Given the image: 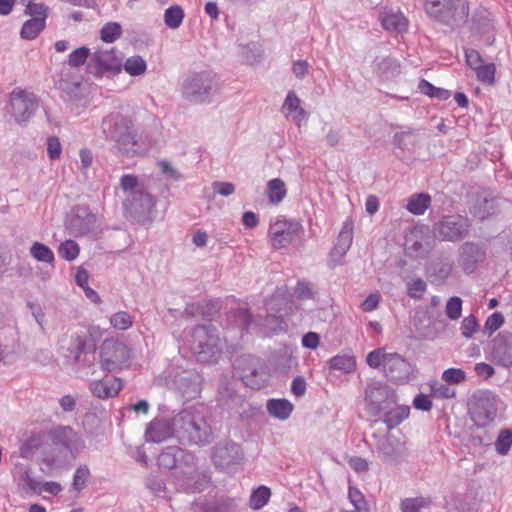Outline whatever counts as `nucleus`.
<instances>
[{
  "label": "nucleus",
  "instance_id": "38",
  "mask_svg": "<svg viewBox=\"0 0 512 512\" xmlns=\"http://www.w3.org/2000/svg\"><path fill=\"white\" fill-rule=\"evenodd\" d=\"M270 497L271 490L266 486H259L252 491L249 499V506L253 510H259L268 503Z\"/></svg>",
  "mask_w": 512,
  "mask_h": 512
},
{
  "label": "nucleus",
  "instance_id": "40",
  "mask_svg": "<svg viewBox=\"0 0 512 512\" xmlns=\"http://www.w3.org/2000/svg\"><path fill=\"white\" fill-rule=\"evenodd\" d=\"M329 365L331 369L351 373L356 368V361L354 357L349 355H337L330 359Z\"/></svg>",
  "mask_w": 512,
  "mask_h": 512
},
{
  "label": "nucleus",
  "instance_id": "35",
  "mask_svg": "<svg viewBox=\"0 0 512 512\" xmlns=\"http://www.w3.org/2000/svg\"><path fill=\"white\" fill-rule=\"evenodd\" d=\"M430 201L431 198L428 194H415L408 199L406 208L409 212L415 215H421L428 208Z\"/></svg>",
  "mask_w": 512,
  "mask_h": 512
},
{
  "label": "nucleus",
  "instance_id": "21",
  "mask_svg": "<svg viewBox=\"0 0 512 512\" xmlns=\"http://www.w3.org/2000/svg\"><path fill=\"white\" fill-rule=\"evenodd\" d=\"M384 372L395 382H406L412 372V367L401 355L389 353L385 361Z\"/></svg>",
  "mask_w": 512,
  "mask_h": 512
},
{
  "label": "nucleus",
  "instance_id": "15",
  "mask_svg": "<svg viewBox=\"0 0 512 512\" xmlns=\"http://www.w3.org/2000/svg\"><path fill=\"white\" fill-rule=\"evenodd\" d=\"M12 113L17 122L28 120L38 108V101L33 93L16 88L11 93Z\"/></svg>",
  "mask_w": 512,
  "mask_h": 512
},
{
  "label": "nucleus",
  "instance_id": "25",
  "mask_svg": "<svg viewBox=\"0 0 512 512\" xmlns=\"http://www.w3.org/2000/svg\"><path fill=\"white\" fill-rule=\"evenodd\" d=\"M173 383L185 399H193L200 392L198 376L192 371H182L175 375Z\"/></svg>",
  "mask_w": 512,
  "mask_h": 512
},
{
  "label": "nucleus",
  "instance_id": "37",
  "mask_svg": "<svg viewBox=\"0 0 512 512\" xmlns=\"http://www.w3.org/2000/svg\"><path fill=\"white\" fill-rule=\"evenodd\" d=\"M45 28V22L43 18L39 19H29L27 20L21 29L20 35L21 38L25 40H33L38 34Z\"/></svg>",
  "mask_w": 512,
  "mask_h": 512
},
{
  "label": "nucleus",
  "instance_id": "60",
  "mask_svg": "<svg viewBox=\"0 0 512 512\" xmlns=\"http://www.w3.org/2000/svg\"><path fill=\"white\" fill-rule=\"evenodd\" d=\"M25 14L30 15L33 19L43 18L44 22L46 23V18L48 15L47 7H45L43 4L33 3L31 5H27Z\"/></svg>",
  "mask_w": 512,
  "mask_h": 512
},
{
  "label": "nucleus",
  "instance_id": "45",
  "mask_svg": "<svg viewBox=\"0 0 512 512\" xmlns=\"http://www.w3.org/2000/svg\"><path fill=\"white\" fill-rule=\"evenodd\" d=\"M496 67L493 63L483 64L475 70L478 81L493 85L495 83Z\"/></svg>",
  "mask_w": 512,
  "mask_h": 512
},
{
  "label": "nucleus",
  "instance_id": "27",
  "mask_svg": "<svg viewBox=\"0 0 512 512\" xmlns=\"http://www.w3.org/2000/svg\"><path fill=\"white\" fill-rule=\"evenodd\" d=\"M92 394L100 399L116 396L122 389V382L116 377H105L102 380L93 381L89 385Z\"/></svg>",
  "mask_w": 512,
  "mask_h": 512
},
{
  "label": "nucleus",
  "instance_id": "8",
  "mask_svg": "<svg viewBox=\"0 0 512 512\" xmlns=\"http://www.w3.org/2000/svg\"><path fill=\"white\" fill-rule=\"evenodd\" d=\"M66 227L75 237H97L101 233L97 215L86 206L73 208Z\"/></svg>",
  "mask_w": 512,
  "mask_h": 512
},
{
  "label": "nucleus",
  "instance_id": "48",
  "mask_svg": "<svg viewBox=\"0 0 512 512\" xmlns=\"http://www.w3.org/2000/svg\"><path fill=\"white\" fill-rule=\"evenodd\" d=\"M121 36V26L116 22H110L101 29V39L104 42L112 43Z\"/></svg>",
  "mask_w": 512,
  "mask_h": 512
},
{
  "label": "nucleus",
  "instance_id": "34",
  "mask_svg": "<svg viewBox=\"0 0 512 512\" xmlns=\"http://www.w3.org/2000/svg\"><path fill=\"white\" fill-rule=\"evenodd\" d=\"M393 143L402 153H411L418 144V138L413 131L399 132L394 135Z\"/></svg>",
  "mask_w": 512,
  "mask_h": 512
},
{
  "label": "nucleus",
  "instance_id": "11",
  "mask_svg": "<svg viewBox=\"0 0 512 512\" xmlns=\"http://www.w3.org/2000/svg\"><path fill=\"white\" fill-rule=\"evenodd\" d=\"M214 87V78L210 73H199L188 77L182 85V96L190 102L208 101Z\"/></svg>",
  "mask_w": 512,
  "mask_h": 512
},
{
  "label": "nucleus",
  "instance_id": "7",
  "mask_svg": "<svg viewBox=\"0 0 512 512\" xmlns=\"http://www.w3.org/2000/svg\"><path fill=\"white\" fill-rule=\"evenodd\" d=\"M395 391L381 381H373L365 388L366 411L371 416H380L389 406L395 405Z\"/></svg>",
  "mask_w": 512,
  "mask_h": 512
},
{
  "label": "nucleus",
  "instance_id": "22",
  "mask_svg": "<svg viewBox=\"0 0 512 512\" xmlns=\"http://www.w3.org/2000/svg\"><path fill=\"white\" fill-rule=\"evenodd\" d=\"M484 259L485 251L478 244L466 242L460 247L458 263L466 273H472Z\"/></svg>",
  "mask_w": 512,
  "mask_h": 512
},
{
  "label": "nucleus",
  "instance_id": "58",
  "mask_svg": "<svg viewBox=\"0 0 512 512\" xmlns=\"http://www.w3.org/2000/svg\"><path fill=\"white\" fill-rule=\"evenodd\" d=\"M504 323V317L501 313H493L490 315L485 322V331L492 334L498 330Z\"/></svg>",
  "mask_w": 512,
  "mask_h": 512
},
{
  "label": "nucleus",
  "instance_id": "4",
  "mask_svg": "<svg viewBox=\"0 0 512 512\" xmlns=\"http://www.w3.org/2000/svg\"><path fill=\"white\" fill-rule=\"evenodd\" d=\"M191 350L198 362L216 363L223 351L217 329L210 325L196 327L192 333Z\"/></svg>",
  "mask_w": 512,
  "mask_h": 512
},
{
  "label": "nucleus",
  "instance_id": "24",
  "mask_svg": "<svg viewBox=\"0 0 512 512\" xmlns=\"http://www.w3.org/2000/svg\"><path fill=\"white\" fill-rule=\"evenodd\" d=\"M301 100L294 91H289L282 105L285 117L293 121L297 126L306 123L308 113L300 106Z\"/></svg>",
  "mask_w": 512,
  "mask_h": 512
},
{
  "label": "nucleus",
  "instance_id": "13",
  "mask_svg": "<svg viewBox=\"0 0 512 512\" xmlns=\"http://www.w3.org/2000/svg\"><path fill=\"white\" fill-rule=\"evenodd\" d=\"M129 359L127 346L119 341L105 340L100 348V364L104 371L120 369Z\"/></svg>",
  "mask_w": 512,
  "mask_h": 512
},
{
  "label": "nucleus",
  "instance_id": "50",
  "mask_svg": "<svg viewBox=\"0 0 512 512\" xmlns=\"http://www.w3.org/2000/svg\"><path fill=\"white\" fill-rule=\"evenodd\" d=\"M408 295L420 299L427 290L426 282L421 278H414L407 283Z\"/></svg>",
  "mask_w": 512,
  "mask_h": 512
},
{
  "label": "nucleus",
  "instance_id": "43",
  "mask_svg": "<svg viewBox=\"0 0 512 512\" xmlns=\"http://www.w3.org/2000/svg\"><path fill=\"white\" fill-rule=\"evenodd\" d=\"M91 477L90 470L87 465H80L73 476L72 488L76 491L83 490Z\"/></svg>",
  "mask_w": 512,
  "mask_h": 512
},
{
  "label": "nucleus",
  "instance_id": "46",
  "mask_svg": "<svg viewBox=\"0 0 512 512\" xmlns=\"http://www.w3.org/2000/svg\"><path fill=\"white\" fill-rule=\"evenodd\" d=\"M110 324L118 330H127L133 324L132 316L126 311H119L110 317Z\"/></svg>",
  "mask_w": 512,
  "mask_h": 512
},
{
  "label": "nucleus",
  "instance_id": "56",
  "mask_svg": "<svg viewBox=\"0 0 512 512\" xmlns=\"http://www.w3.org/2000/svg\"><path fill=\"white\" fill-rule=\"evenodd\" d=\"M88 55L89 49L86 47L75 49L68 57V65L70 67H79L85 63Z\"/></svg>",
  "mask_w": 512,
  "mask_h": 512
},
{
  "label": "nucleus",
  "instance_id": "23",
  "mask_svg": "<svg viewBox=\"0 0 512 512\" xmlns=\"http://www.w3.org/2000/svg\"><path fill=\"white\" fill-rule=\"evenodd\" d=\"M170 437H175L173 418L171 421L155 418L146 427L145 439L147 442L161 443Z\"/></svg>",
  "mask_w": 512,
  "mask_h": 512
},
{
  "label": "nucleus",
  "instance_id": "41",
  "mask_svg": "<svg viewBox=\"0 0 512 512\" xmlns=\"http://www.w3.org/2000/svg\"><path fill=\"white\" fill-rule=\"evenodd\" d=\"M184 19V11L178 6L174 5L165 10L164 22L165 25L171 29L180 27Z\"/></svg>",
  "mask_w": 512,
  "mask_h": 512
},
{
  "label": "nucleus",
  "instance_id": "52",
  "mask_svg": "<svg viewBox=\"0 0 512 512\" xmlns=\"http://www.w3.org/2000/svg\"><path fill=\"white\" fill-rule=\"evenodd\" d=\"M442 379L448 384H460L466 380V374L462 369L449 368L442 373Z\"/></svg>",
  "mask_w": 512,
  "mask_h": 512
},
{
  "label": "nucleus",
  "instance_id": "55",
  "mask_svg": "<svg viewBox=\"0 0 512 512\" xmlns=\"http://www.w3.org/2000/svg\"><path fill=\"white\" fill-rule=\"evenodd\" d=\"M388 354L383 349H375L367 355L366 362L372 368H379L380 366L384 368Z\"/></svg>",
  "mask_w": 512,
  "mask_h": 512
},
{
  "label": "nucleus",
  "instance_id": "49",
  "mask_svg": "<svg viewBox=\"0 0 512 512\" xmlns=\"http://www.w3.org/2000/svg\"><path fill=\"white\" fill-rule=\"evenodd\" d=\"M445 313L451 320H458L462 313V299L454 296L448 299L445 306Z\"/></svg>",
  "mask_w": 512,
  "mask_h": 512
},
{
  "label": "nucleus",
  "instance_id": "57",
  "mask_svg": "<svg viewBox=\"0 0 512 512\" xmlns=\"http://www.w3.org/2000/svg\"><path fill=\"white\" fill-rule=\"evenodd\" d=\"M232 322L240 329H247L251 324V315L245 308H239L232 314Z\"/></svg>",
  "mask_w": 512,
  "mask_h": 512
},
{
  "label": "nucleus",
  "instance_id": "63",
  "mask_svg": "<svg viewBox=\"0 0 512 512\" xmlns=\"http://www.w3.org/2000/svg\"><path fill=\"white\" fill-rule=\"evenodd\" d=\"M475 373L477 376L483 379H489L495 374V369L484 362L477 363L474 367Z\"/></svg>",
  "mask_w": 512,
  "mask_h": 512
},
{
  "label": "nucleus",
  "instance_id": "6",
  "mask_svg": "<svg viewBox=\"0 0 512 512\" xmlns=\"http://www.w3.org/2000/svg\"><path fill=\"white\" fill-rule=\"evenodd\" d=\"M193 460V457L190 454H186L183 450L178 447L172 446L167 447L158 457L159 466L166 469L175 468L176 477L182 481L181 487L187 490H198V487H194L196 482L194 479L197 475V471L194 465H188L186 468H180L177 466V463L180 460Z\"/></svg>",
  "mask_w": 512,
  "mask_h": 512
},
{
  "label": "nucleus",
  "instance_id": "3",
  "mask_svg": "<svg viewBox=\"0 0 512 512\" xmlns=\"http://www.w3.org/2000/svg\"><path fill=\"white\" fill-rule=\"evenodd\" d=\"M424 10L430 18L454 30L467 23L470 8L467 0H425Z\"/></svg>",
  "mask_w": 512,
  "mask_h": 512
},
{
  "label": "nucleus",
  "instance_id": "19",
  "mask_svg": "<svg viewBox=\"0 0 512 512\" xmlns=\"http://www.w3.org/2000/svg\"><path fill=\"white\" fill-rule=\"evenodd\" d=\"M155 204L154 197L143 188L127 196L124 201V208L131 215L142 217L149 215L153 211Z\"/></svg>",
  "mask_w": 512,
  "mask_h": 512
},
{
  "label": "nucleus",
  "instance_id": "14",
  "mask_svg": "<svg viewBox=\"0 0 512 512\" xmlns=\"http://www.w3.org/2000/svg\"><path fill=\"white\" fill-rule=\"evenodd\" d=\"M243 451L237 443L230 440L218 442L212 450V461L220 469H230L242 464Z\"/></svg>",
  "mask_w": 512,
  "mask_h": 512
},
{
  "label": "nucleus",
  "instance_id": "5",
  "mask_svg": "<svg viewBox=\"0 0 512 512\" xmlns=\"http://www.w3.org/2000/svg\"><path fill=\"white\" fill-rule=\"evenodd\" d=\"M500 403L499 397L489 390L474 392L469 399L472 420L479 427L488 426L495 420Z\"/></svg>",
  "mask_w": 512,
  "mask_h": 512
},
{
  "label": "nucleus",
  "instance_id": "54",
  "mask_svg": "<svg viewBox=\"0 0 512 512\" xmlns=\"http://www.w3.org/2000/svg\"><path fill=\"white\" fill-rule=\"evenodd\" d=\"M479 329V324L474 315L465 317L461 322V333L465 338H471Z\"/></svg>",
  "mask_w": 512,
  "mask_h": 512
},
{
  "label": "nucleus",
  "instance_id": "59",
  "mask_svg": "<svg viewBox=\"0 0 512 512\" xmlns=\"http://www.w3.org/2000/svg\"><path fill=\"white\" fill-rule=\"evenodd\" d=\"M465 60L466 64L473 69L474 71L483 65V59L480 53L475 49H466L465 50Z\"/></svg>",
  "mask_w": 512,
  "mask_h": 512
},
{
  "label": "nucleus",
  "instance_id": "42",
  "mask_svg": "<svg viewBox=\"0 0 512 512\" xmlns=\"http://www.w3.org/2000/svg\"><path fill=\"white\" fill-rule=\"evenodd\" d=\"M30 254L34 259L40 262L52 263L54 261L52 250L40 242L33 243L30 248Z\"/></svg>",
  "mask_w": 512,
  "mask_h": 512
},
{
  "label": "nucleus",
  "instance_id": "47",
  "mask_svg": "<svg viewBox=\"0 0 512 512\" xmlns=\"http://www.w3.org/2000/svg\"><path fill=\"white\" fill-rule=\"evenodd\" d=\"M512 446V431L508 429L501 430L496 442L495 448L500 455H506Z\"/></svg>",
  "mask_w": 512,
  "mask_h": 512
},
{
  "label": "nucleus",
  "instance_id": "26",
  "mask_svg": "<svg viewBox=\"0 0 512 512\" xmlns=\"http://www.w3.org/2000/svg\"><path fill=\"white\" fill-rule=\"evenodd\" d=\"M494 360L505 367L512 365V335H499L493 341Z\"/></svg>",
  "mask_w": 512,
  "mask_h": 512
},
{
  "label": "nucleus",
  "instance_id": "2",
  "mask_svg": "<svg viewBox=\"0 0 512 512\" xmlns=\"http://www.w3.org/2000/svg\"><path fill=\"white\" fill-rule=\"evenodd\" d=\"M175 438L183 444L206 445L213 438L212 428L203 413L190 407L173 417Z\"/></svg>",
  "mask_w": 512,
  "mask_h": 512
},
{
  "label": "nucleus",
  "instance_id": "29",
  "mask_svg": "<svg viewBox=\"0 0 512 512\" xmlns=\"http://www.w3.org/2000/svg\"><path fill=\"white\" fill-rule=\"evenodd\" d=\"M381 23L385 30L402 33L407 30L408 21L399 11H385L381 17Z\"/></svg>",
  "mask_w": 512,
  "mask_h": 512
},
{
  "label": "nucleus",
  "instance_id": "12",
  "mask_svg": "<svg viewBox=\"0 0 512 512\" xmlns=\"http://www.w3.org/2000/svg\"><path fill=\"white\" fill-rule=\"evenodd\" d=\"M373 439L376 452L383 461H396L406 454L405 442L391 431L374 432Z\"/></svg>",
  "mask_w": 512,
  "mask_h": 512
},
{
  "label": "nucleus",
  "instance_id": "30",
  "mask_svg": "<svg viewBox=\"0 0 512 512\" xmlns=\"http://www.w3.org/2000/svg\"><path fill=\"white\" fill-rule=\"evenodd\" d=\"M374 71L379 77L389 79L400 73V64L391 57H377L374 61Z\"/></svg>",
  "mask_w": 512,
  "mask_h": 512
},
{
  "label": "nucleus",
  "instance_id": "44",
  "mask_svg": "<svg viewBox=\"0 0 512 512\" xmlns=\"http://www.w3.org/2000/svg\"><path fill=\"white\" fill-rule=\"evenodd\" d=\"M79 252L80 247L74 240H66L61 243L58 248L59 255L67 261L75 260L78 257Z\"/></svg>",
  "mask_w": 512,
  "mask_h": 512
},
{
  "label": "nucleus",
  "instance_id": "18",
  "mask_svg": "<svg viewBox=\"0 0 512 512\" xmlns=\"http://www.w3.org/2000/svg\"><path fill=\"white\" fill-rule=\"evenodd\" d=\"M259 360L250 355L239 358L235 363V369L246 386L259 389L263 385L262 373L259 372Z\"/></svg>",
  "mask_w": 512,
  "mask_h": 512
},
{
  "label": "nucleus",
  "instance_id": "51",
  "mask_svg": "<svg viewBox=\"0 0 512 512\" xmlns=\"http://www.w3.org/2000/svg\"><path fill=\"white\" fill-rule=\"evenodd\" d=\"M120 186L124 192H129V195L136 193L138 189L144 188V186L138 182L137 177L131 174H126L121 177Z\"/></svg>",
  "mask_w": 512,
  "mask_h": 512
},
{
  "label": "nucleus",
  "instance_id": "53",
  "mask_svg": "<svg viewBox=\"0 0 512 512\" xmlns=\"http://www.w3.org/2000/svg\"><path fill=\"white\" fill-rule=\"evenodd\" d=\"M428 502L425 498H407L401 502L402 512H420V509L426 507Z\"/></svg>",
  "mask_w": 512,
  "mask_h": 512
},
{
  "label": "nucleus",
  "instance_id": "16",
  "mask_svg": "<svg viewBox=\"0 0 512 512\" xmlns=\"http://www.w3.org/2000/svg\"><path fill=\"white\" fill-rule=\"evenodd\" d=\"M404 245L408 256L418 258L430 252L433 247V241L426 228L415 227L406 235Z\"/></svg>",
  "mask_w": 512,
  "mask_h": 512
},
{
  "label": "nucleus",
  "instance_id": "62",
  "mask_svg": "<svg viewBox=\"0 0 512 512\" xmlns=\"http://www.w3.org/2000/svg\"><path fill=\"white\" fill-rule=\"evenodd\" d=\"M212 186L216 193L224 197L230 196L235 192V186L230 182L215 181Z\"/></svg>",
  "mask_w": 512,
  "mask_h": 512
},
{
  "label": "nucleus",
  "instance_id": "39",
  "mask_svg": "<svg viewBox=\"0 0 512 512\" xmlns=\"http://www.w3.org/2000/svg\"><path fill=\"white\" fill-rule=\"evenodd\" d=\"M123 68L131 76H140L146 72L147 64L141 56L133 55L125 60Z\"/></svg>",
  "mask_w": 512,
  "mask_h": 512
},
{
  "label": "nucleus",
  "instance_id": "36",
  "mask_svg": "<svg viewBox=\"0 0 512 512\" xmlns=\"http://www.w3.org/2000/svg\"><path fill=\"white\" fill-rule=\"evenodd\" d=\"M267 188L269 201L273 204L280 203L287 194L286 185L279 178L270 180L267 184Z\"/></svg>",
  "mask_w": 512,
  "mask_h": 512
},
{
  "label": "nucleus",
  "instance_id": "17",
  "mask_svg": "<svg viewBox=\"0 0 512 512\" xmlns=\"http://www.w3.org/2000/svg\"><path fill=\"white\" fill-rule=\"evenodd\" d=\"M354 222L351 218H347L340 230L337 242L330 252L329 266L334 268L343 263L344 256L349 251L353 242Z\"/></svg>",
  "mask_w": 512,
  "mask_h": 512
},
{
  "label": "nucleus",
  "instance_id": "20",
  "mask_svg": "<svg viewBox=\"0 0 512 512\" xmlns=\"http://www.w3.org/2000/svg\"><path fill=\"white\" fill-rule=\"evenodd\" d=\"M55 445L63 446L71 454L76 455L85 448L83 438L69 426H59L51 432Z\"/></svg>",
  "mask_w": 512,
  "mask_h": 512
},
{
  "label": "nucleus",
  "instance_id": "31",
  "mask_svg": "<svg viewBox=\"0 0 512 512\" xmlns=\"http://www.w3.org/2000/svg\"><path fill=\"white\" fill-rule=\"evenodd\" d=\"M14 477L18 486L25 492H36L41 485L32 477L31 470L25 466H16Z\"/></svg>",
  "mask_w": 512,
  "mask_h": 512
},
{
  "label": "nucleus",
  "instance_id": "64",
  "mask_svg": "<svg viewBox=\"0 0 512 512\" xmlns=\"http://www.w3.org/2000/svg\"><path fill=\"white\" fill-rule=\"evenodd\" d=\"M381 296L379 293L370 294L361 304V308L365 312H371L378 307Z\"/></svg>",
  "mask_w": 512,
  "mask_h": 512
},
{
  "label": "nucleus",
  "instance_id": "28",
  "mask_svg": "<svg viewBox=\"0 0 512 512\" xmlns=\"http://www.w3.org/2000/svg\"><path fill=\"white\" fill-rule=\"evenodd\" d=\"M410 413V408L408 406L398 405L397 402L395 405L389 406L381 415L383 417L382 421L386 424V430L391 431L393 428L400 425Z\"/></svg>",
  "mask_w": 512,
  "mask_h": 512
},
{
  "label": "nucleus",
  "instance_id": "32",
  "mask_svg": "<svg viewBox=\"0 0 512 512\" xmlns=\"http://www.w3.org/2000/svg\"><path fill=\"white\" fill-rule=\"evenodd\" d=\"M496 207V200L494 198H488L487 195L480 196L473 204L470 209L471 214L480 219L484 220L486 217L494 213Z\"/></svg>",
  "mask_w": 512,
  "mask_h": 512
},
{
  "label": "nucleus",
  "instance_id": "9",
  "mask_svg": "<svg viewBox=\"0 0 512 512\" xmlns=\"http://www.w3.org/2000/svg\"><path fill=\"white\" fill-rule=\"evenodd\" d=\"M469 218L459 214L443 216L433 225V235L442 241H459L468 235Z\"/></svg>",
  "mask_w": 512,
  "mask_h": 512
},
{
  "label": "nucleus",
  "instance_id": "1",
  "mask_svg": "<svg viewBox=\"0 0 512 512\" xmlns=\"http://www.w3.org/2000/svg\"><path fill=\"white\" fill-rule=\"evenodd\" d=\"M102 132L115 143L121 155L126 157L140 156L150 147L147 136L135 127L133 121L121 114H111L101 123Z\"/></svg>",
  "mask_w": 512,
  "mask_h": 512
},
{
  "label": "nucleus",
  "instance_id": "10",
  "mask_svg": "<svg viewBox=\"0 0 512 512\" xmlns=\"http://www.w3.org/2000/svg\"><path fill=\"white\" fill-rule=\"evenodd\" d=\"M302 231L303 227L298 221L278 216L271 220L268 235L272 247L282 249L293 243Z\"/></svg>",
  "mask_w": 512,
  "mask_h": 512
},
{
  "label": "nucleus",
  "instance_id": "61",
  "mask_svg": "<svg viewBox=\"0 0 512 512\" xmlns=\"http://www.w3.org/2000/svg\"><path fill=\"white\" fill-rule=\"evenodd\" d=\"M158 166H159L162 174L167 179L177 181L181 178V174L168 161L161 160L158 162Z\"/></svg>",
  "mask_w": 512,
  "mask_h": 512
},
{
  "label": "nucleus",
  "instance_id": "33",
  "mask_svg": "<svg viewBox=\"0 0 512 512\" xmlns=\"http://www.w3.org/2000/svg\"><path fill=\"white\" fill-rule=\"evenodd\" d=\"M267 410L273 417L286 420L293 411V405L286 399H271L267 402Z\"/></svg>",
  "mask_w": 512,
  "mask_h": 512
}]
</instances>
